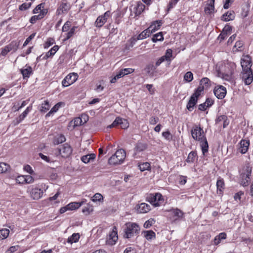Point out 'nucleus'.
Segmentation results:
<instances>
[{
    "label": "nucleus",
    "mask_w": 253,
    "mask_h": 253,
    "mask_svg": "<svg viewBox=\"0 0 253 253\" xmlns=\"http://www.w3.org/2000/svg\"><path fill=\"white\" fill-rule=\"evenodd\" d=\"M117 228L114 226L113 228L112 232L109 234V242L111 244H115L118 240Z\"/></svg>",
    "instance_id": "obj_21"
},
{
    "label": "nucleus",
    "mask_w": 253,
    "mask_h": 253,
    "mask_svg": "<svg viewBox=\"0 0 253 253\" xmlns=\"http://www.w3.org/2000/svg\"><path fill=\"white\" fill-rule=\"evenodd\" d=\"M45 3H41L38 4L33 10V13L34 14H40L42 13V11H45V15L47 14L48 12L47 9L44 7Z\"/></svg>",
    "instance_id": "obj_26"
},
{
    "label": "nucleus",
    "mask_w": 253,
    "mask_h": 253,
    "mask_svg": "<svg viewBox=\"0 0 253 253\" xmlns=\"http://www.w3.org/2000/svg\"><path fill=\"white\" fill-rule=\"evenodd\" d=\"M250 141L249 140L242 139L239 143L238 151L242 154H245L249 149Z\"/></svg>",
    "instance_id": "obj_16"
},
{
    "label": "nucleus",
    "mask_w": 253,
    "mask_h": 253,
    "mask_svg": "<svg viewBox=\"0 0 253 253\" xmlns=\"http://www.w3.org/2000/svg\"><path fill=\"white\" fill-rule=\"evenodd\" d=\"M32 106L30 105L25 109V110L18 117L16 118V124H19L21 122H22L25 118L27 116L28 114L32 110Z\"/></svg>",
    "instance_id": "obj_25"
},
{
    "label": "nucleus",
    "mask_w": 253,
    "mask_h": 253,
    "mask_svg": "<svg viewBox=\"0 0 253 253\" xmlns=\"http://www.w3.org/2000/svg\"><path fill=\"white\" fill-rule=\"evenodd\" d=\"M242 79L246 85L251 84L253 81V74L252 70L242 71Z\"/></svg>",
    "instance_id": "obj_11"
},
{
    "label": "nucleus",
    "mask_w": 253,
    "mask_h": 253,
    "mask_svg": "<svg viewBox=\"0 0 253 253\" xmlns=\"http://www.w3.org/2000/svg\"><path fill=\"white\" fill-rule=\"evenodd\" d=\"M77 29V27L76 26H74L72 28H71L70 31L66 34V37L64 41H67L69 40L70 38H71L72 37H73V35L75 34V31Z\"/></svg>",
    "instance_id": "obj_48"
},
{
    "label": "nucleus",
    "mask_w": 253,
    "mask_h": 253,
    "mask_svg": "<svg viewBox=\"0 0 253 253\" xmlns=\"http://www.w3.org/2000/svg\"><path fill=\"white\" fill-rule=\"evenodd\" d=\"M215 124L219 127L222 126L224 128L229 125V121L226 115H220L216 119Z\"/></svg>",
    "instance_id": "obj_14"
},
{
    "label": "nucleus",
    "mask_w": 253,
    "mask_h": 253,
    "mask_svg": "<svg viewBox=\"0 0 253 253\" xmlns=\"http://www.w3.org/2000/svg\"><path fill=\"white\" fill-rule=\"evenodd\" d=\"M217 192L219 194H221L224 188V182L223 179H218L216 182Z\"/></svg>",
    "instance_id": "obj_35"
},
{
    "label": "nucleus",
    "mask_w": 253,
    "mask_h": 253,
    "mask_svg": "<svg viewBox=\"0 0 253 253\" xmlns=\"http://www.w3.org/2000/svg\"><path fill=\"white\" fill-rule=\"evenodd\" d=\"M10 168V166L6 163H0V174L6 172Z\"/></svg>",
    "instance_id": "obj_44"
},
{
    "label": "nucleus",
    "mask_w": 253,
    "mask_h": 253,
    "mask_svg": "<svg viewBox=\"0 0 253 253\" xmlns=\"http://www.w3.org/2000/svg\"><path fill=\"white\" fill-rule=\"evenodd\" d=\"M163 40L164 37L162 32H159L155 34L152 38V41L153 42H156L158 41H163Z\"/></svg>",
    "instance_id": "obj_43"
},
{
    "label": "nucleus",
    "mask_w": 253,
    "mask_h": 253,
    "mask_svg": "<svg viewBox=\"0 0 253 253\" xmlns=\"http://www.w3.org/2000/svg\"><path fill=\"white\" fill-rule=\"evenodd\" d=\"M144 237L148 241H150L155 238L156 234L152 230L144 231L142 232Z\"/></svg>",
    "instance_id": "obj_32"
},
{
    "label": "nucleus",
    "mask_w": 253,
    "mask_h": 253,
    "mask_svg": "<svg viewBox=\"0 0 253 253\" xmlns=\"http://www.w3.org/2000/svg\"><path fill=\"white\" fill-rule=\"evenodd\" d=\"M125 158V151L123 149H120L117 150L115 154L109 158L108 163L110 165H119L124 162Z\"/></svg>",
    "instance_id": "obj_6"
},
{
    "label": "nucleus",
    "mask_w": 253,
    "mask_h": 253,
    "mask_svg": "<svg viewBox=\"0 0 253 253\" xmlns=\"http://www.w3.org/2000/svg\"><path fill=\"white\" fill-rule=\"evenodd\" d=\"M147 148V144L145 143L138 142L135 147L136 152H140L145 151Z\"/></svg>",
    "instance_id": "obj_34"
},
{
    "label": "nucleus",
    "mask_w": 253,
    "mask_h": 253,
    "mask_svg": "<svg viewBox=\"0 0 253 253\" xmlns=\"http://www.w3.org/2000/svg\"><path fill=\"white\" fill-rule=\"evenodd\" d=\"M103 198L102 195L98 193L95 194L91 199L92 201L94 202L97 201L100 202L103 200Z\"/></svg>",
    "instance_id": "obj_59"
},
{
    "label": "nucleus",
    "mask_w": 253,
    "mask_h": 253,
    "mask_svg": "<svg viewBox=\"0 0 253 253\" xmlns=\"http://www.w3.org/2000/svg\"><path fill=\"white\" fill-rule=\"evenodd\" d=\"M147 200L155 207H159L164 203V199L160 193L149 194L147 197Z\"/></svg>",
    "instance_id": "obj_8"
},
{
    "label": "nucleus",
    "mask_w": 253,
    "mask_h": 253,
    "mask_svg": "<svg viewBox=\"0 0 253 253\" xmlns=\"http://www.w3.org/2000/svg\"><path fill=\"white\" fill-rule=\"evenodd\" d=\"M163 23V22L162 20H156L152 23L149 28L153 33L158 30L162 25Z\"/></svg>",
    "instance_id": "obj_27"
},
{
    "label": "nucleus",
    "mask_w": 253,
    "mask_h": 253,
    "mask_svg": "<svg viewBox=\"0 0 253 253\" xmlns=\"http://www.w3.org/2000/svg\"><path fill=\"white\" fill-rule=\"evenodd\" d=\"M120 126L122 129H126L129 126V123L126 120L121 118Z\"/></svg>",
    "instance_id": "obj_60"
},
{
    "label": "nucleus",
    "mask_w": 253,
    "mask_h": 253,
    "mask_svg": "<svg viewBox=\"0 0 253 253\" xmlns=\"http://www.w3.org/2000/svg\"><path fill=\"white\" fill-rule=\"evenodd\" d=\"M139 169L141 171H143L146 170L150 169V164L149 163H143L139 166Z\"/></svg>",
    "instance_id": "obj_54"
},
{
    "label": "nucleus",
    "mask_w": 253,
    "mask_h": 253,
    "mask_svg": "<svg viewBox=\"0 0 253 253\" xmlns=\"http://www.w3.org/2000/svg\"><path fill=\"white\" fill-rule=\"evenodd\" d=\"M191 132L193 138L200 142L203 154L205 155L208 151L209 145L203 128L196 125L193 127Z\"/></svg>",
    "instance_id": "obj_2"
},
{
    "label": "nucleus",
    "mask_w": 253,
    "mask_h": 253,
    "mask_svg": "<svg viewBox=\"0 0 253 253\" xmlns=\"http://www.w3.org/2000/svg\"><path fill=\"white\" fill-rule=\"evenodd\" d=\"M152 34V32L150 30V28L148 27L147 29L142 31L139 35L137 36L136 38V40H140L146 39L147 37H149Z\"/></svg>",
    "instance_id": "obj_29"
},
{
    "label": "nucleus",
    "mask_w": 253,
    "mask_h": 253,
    "mask_svg": "<svg viewBox=\"0 0 253 253\" xmlns=\"http://www.w3.org/2000/svg\"><path fill=\"white\" fill-rule=\"evenodd\" d=\"M125 75L123 73V71L122 69L120 70L118 73H117L111 80V83H115L116 82L117 80L120 78H121L124 77Z\"/></svg>",
    "instance_id": "obj_45"
},
{
    "label": "nucleus",
    "mask_w": 253,
    "mask_h": 253,
    "mask_svg": "<svg viewBox=\"0 0 253 253\" xmlns=\"http://www.w3.org/2000/svg\"><path fill=\"white\" fill-rule=\"evenodd\" d=\"M197 158V153L196 152L191 151L189 154L186 160L187 163L191 164L194 163Z\"/></svg>",
    "instance_id": "obj_39"
},
{
    "label": "nucleus",
    "mask_w": 253,
    "mask_h": 253,
    "mask_svg": "<svg viewBox=\"0 0 253 253\" xmlns=\"http://www.w3.org/2000/svg\"><path fill=\"white\" fill-rule=\"evenodd\" d=\"M235 17V13L233 10H229L225 13L221 17V20L224 21L233 20Z\"/></svg>",
    "instance_id": "obj_23"
},
{
    "label": "nucleus",
    "mask_w": 253,
    "mask_h": 253,
    "mask_svg": "<svg viewBox=\"0 0 253 253\" xmlns=\"http://www.w3.org/2000/svg\"><path fill=\"white\" fill-rule=\"evenodd\" d=\"M145 6L141 2H138L137 5L133 8V11L135 13L134 17L139 16L144 10Z\"/></svg>",
    "instance_id": "obj_22"
},
{
    "label": "nucleus",
    "mask_w": 253,
    "mask_h": 253,
    "mask_svg": "<svg viewBox=\"0 0 253 253\" xmlns=\"http://www.w3.org/2000/svg\"><path fill=\"white\" fill-rule=\"evenodd\" d=\"M227 235L225 232H222L219 233L218 235L214 237L213 240V244L215 245H218L219 244L222 240H224L226 238Z\"/></svg>",
    "instance_id": "obj_30"
},
{
    "label": "nucleus",
    "mask_w": 253,
    "mask_h": 253,
    "mask_svg": "<svg viewBox=\"0 0 253 253\" xmlns=\"http://www.w3.org/2000/svg\"><path fill=\"white\" fill-rule=\"evenodd\" d=\"M211 85V81L208 78H203L200 82V85L203 87V89H207Z\"/></svg>",
    "instance_id": "obj_37"
},
{
    "label": "nucleus",
    "mask_w": 253,
    "mask_h": 253,
    "mask_svg": "<svg viewBox=\"0 0 253 253\" xmlns=\"http://www.w3.org/2000/svg\"><path fill=\"white\" fill-rule=\"evenodd\" d=\"M58 49L59 46L57 45H54L48 52H47L45 55H43L42 59L46 60L48 58L52 57Z\"/></svg>",
    "instance_id": "obj_24"
},
{
    "label": "nucleus",
    "mask_w": 253,
    "mask_h": 253,
    "mask_svg": "<svg viewBox=\"0 0 253 253\" xmlns=\"http://www.w3.org/2000/svg\"><path fill=\"white\" fill-rule=\"evenodd\" d=\"M203 91V87H202V86H199V87L195 91L194 93L192 95V96L195 97L197 99H198L199 97L200 96Z\"/></svg>",
    "instance_id": "obj_51"
},
{
    "label": "nucleus",
    "mask_w": 253,
    "mask_h": 253,
    "mask_svg": "<svg viewBox=\"0 0 253 253\" xmlns=\"http://www.w3.org/2000/svg\"><path fill=\"white\" fill-rule=\"evenodd\" d=\"M162 136L165 138V139L169 141H171L172 138V135L169 130L163 132L162 133Z\"/></svg>",
    "instance_id": "obj_58"
},
{
    "label": "nucleus",
    "mask_w": 253,
    "mask_h": 253,
    "mask_svg": "<svg viewBox=\"0 0 253 253\" xmlns=\"http://www.w3.org/2000/svg\"><path fill=\"white\" fill-rule=\"evenodd\" d=\"M50 107V105L49 102L47 100H45L41 104L39 110L41 112L45 113L49 109Z\"/></svg>",
    "instance_id": "obj_38"
},
{
    "label": "nucleus",
    "mask_w": 253,
    "mask_h": 253,
    "mask_svg": "<svg viewBox=\"0 0 253 253\" xmlns=\"http://www.w3.org/2000/svg\"><path fill=\"white\" fill-rule=\"evenodd\" d=\"M69 211H73L80 208V205L78 202H71L67 205Z\"/></svg>",
    "instance_id": "obj_52"
},
{
    "label": "nucleus",
    "mask_w": 253,
    "mask_h": 253,
    "mask_svg": "<svg viewBox=\"0 0 253 253\" xmlns=\"http://www.w3.org/2000/svg\"><path fill=\"white\" fill-rule=\"evenodd\" d=\"M215 0H208V3L205 7V12L206 14H210L214 11Z\"/></svg>",
    "instance_id": "obj_19"
},
{
    "label": "nucleus",
    "mask_w": 253,
    "mask_h": 253,
    "mask_svg": "<svg viewBox=\"0 0 253 253\" xmlns=\"http://www.w3.org/2000/svg\"><path fill=\"white\" fill-rule=\"evenodd\" d=\"M9 234V230L7 229H2L0 230V240L6 239Z\"/></svg>",
    "instance_id": "obj_47"
},
{
    "label": "nucleus",
    "mask_w": 253,
    "mask_h": 253,
    "mask_svg": "<svg viewBox=\"0 0 253 253\" xmlns=\"http://www.w3.org/2000/svg\"><path fill=\"white\" fill-rule=\"evenodd\" d=\"M10 51H12L13 52L16 51L19 46V43L16 41H12L9 44L7 45Z\"/></svg>",
    "instance_id": "obj_40"
},
{
    "label": "nucleus",
    "mask_w": 253,
    "mask_h": 253,
    "mask_svg": "<svg viewBox=\"0 0 253 253\" xmlns=\"http://www.w3.org/2000/svg\"><path fill=\"white\" fill-rule=\"evenodd\" d=\"M66 141V138L64 135L59 134L55 136L53 143L54 145H58Z\"/></svg>",
    "instance_id": "obj_36"
},
{
    "label": "nucleus",
    "mask_w": 253,
    "mask_h": 253,
    "mask_svg": "<svg viewBox=\"0 0 253 253\" xmlns=\"http://www.w3.org/2000/svg\"><path fill=\"white\" fill-rule=\"evenodd\" d=\"M45 16V11H42V13H40L38 15L33 16L29 20L31 24H35L38 20L42 19Z\"/></svg>",
    "instance_id": "obj_33"
},
{
    "label": "nucleus",
    "mask_w": 253,
    "mask_h": 253,
    "mask_svg": "<svg viewBox=\"0 0 253 253\" xmlns=\"http://www.w3.org/2000/svg\"><path fill=\"white\" fill-rule=\"evenodd\" d=\"M73 149L71 146L67 143L61 145L59 148H57L53 150V154L56 157L60 156L62 158H67L69 157L72 154Z\"/></svg>",
    "instance_id": "obj_5"
},
{
    "label": "nucleus",
    "mask_w": 253,
    "mask_h": 253,
    "mask_svg": "<svg viewBox=\"0 0 253 253\" xmlns=\"http://www.w3.org/2000/svg\"><path fill=\"white\" fill-rule=\"evenodd\" d=\"M236 69L235 64L228 60L218 63L216 66V71L218 77L228 79L233 74Z\"/></svg>",
    "instance_id": "obj_1"
},
{
    "label": "nucleus",
    "mask_w": 253,
    "mask_h": 253,
    "mask_svg": "<svg viewBox=\"0 0 253 253\" xmlns=\"http://www.w3.org/2000/svg\"><path fill=\"white\" fill-rule=\"evenodd\" d=\"M63 104L62 102H58L56 104H55L50 110V111L46 115V117H49L52 113L56 112L59 108Z\"/></svg>",
    "instance_id": "obj_42"
},
{
    "label": "nucleus",
    "mask_w": 253,
    "mask_h": 253,
    "mask_svg": "<svg viewBox=\"0 0 253 253\" xmlns=\"http://www.w3.org/2000/svg\"><path fill=\"white\" fill-rule=\"evenodd\" d=\"M169 217L172 220L175 221L182 218L184 215V213L178 209H171L169 211Z\"/></svg>",
    "instance_id": "obj_12"
},
{
    "label": "nucleus",
    "mask_w": 253,
    "mask_h": 253,
    "mask_svg": "<svg viewBox=\"0 0 253 253\" xmlns=\"http://www.w3.org/2000/svg\"><path fill=\"white\" fill-rule=\"evenodd\" d=\"M92 211L93 207L89 204H87V206L84 207L82 210L83 212L85 214H89Z\"/></svg>",
    "instance_id": "obj_53"
},
{
    "label": "nucleus",
    "mask_w": 253,
    "mask_h": 253,
    "mask_svg": "<svg viewBox=\"0 0 253 253\" xmlns=\"http://www.w3.org/2000/svg\"><path fill=\"white\" fill-rule=\"evenodd\" d=\"M78 75L77 73H72L68 74L62 81L63 87H67L74 84L78 79Z\"/></svg>",
    "instance_id": "obj_9"
},
{
    "label": "nucleus",
    "mask_w": 253,
    "mask_h": 253,
    "mask_svg": "<svg viewBox=\"0 0 253 253\" xmlns=\"http://www.w3.org/2000/svg\"><path fill=\"white\" fill-rule=\"evenodd\" d=\"M213 92L217 98L221 99L225 96L226 89L222 85L217 86L215 87Z\"/></svg>",
    "instance_id": "obj_15"
},
{
    "label": "nucleus",
    "mask_w": 253,
    "mask_h": 253,
    "mask_svg": "<svg viewBox=\"0 0 253 253\" xmlns=\"http://www.w3.org/2000/svg\"><path fill=\"white\" fill-rule=\"evenodd\" d=\"M137 212L140 213H145L151 210V207L149 205L145 203H142L137 205L135 208Z\"/></svg>",
    "instance_id": "obj_17"
},
{
    "label": "nucleus",
    "mask_w": 253,
    "mask_h": 253,
    "mask_svg": "<svg viewBox=\"0 0 253 253\" xmlns=\"http://www.w3.org/2000/svg\"><path fill=\"white\" fill-rule=\"evenodd\" d=\"M55 43V40L53 38H49L43 45L44 48H47Z\"/></svg>",
    "instance_id": "obj_55"
},
{
    "label": "nucleus",
    "mask_w": 253,
    "mask_h": 253,
    "mask_svg": "<svg viewBox=\"0 0 253 253\" xmlns=\"http://www.w3.org/2000/svg\"><path fill=\"white\" fill-rule=\"evenodd\" d=\"M124 230L125 237L130 238L138 233L140 227L136 223L129 222L125 224Z\"/></svg>",
    "instance_id": "obj_4"
},
{
    "label": "nucleus",
    "mask_w": 253,
    "mask_h": 253,
    "mask_svg": "<svg viewBox=\"0 0 253 253\" xmlns=\"http://www.w3.org/2000/svg\"><path fill=\"white\" fill-rule=\"evenodd\" d=\"M164 57L166 61L170 62L171 61V57L172 56V50L171 49H168L166 50V52L165 53V55L163 56Z\"/></svg>",
    "instance_id": "obj_49"
},
{
    "label": "nucleus",
    "mask_w": 253,
    "mask_h": 253,
    "mask_svg": "<svg viewBox=\"0 0 253 253\" xmlns=\"http://www.w3.org/2000/svg\"><path fill=\"white\" fill-rule=\"evenodd\" d=\"M16 182L20 184H25V175H21L18 176L16 179Z\"/></svg>",
    "instance_id": "obj_57"
},
{
    "label": "nucleus",
    "mask_w": 253,
    "mask_h": 253,
    "mask_svg": "<svg viewBox=\"0 0 253 253\" xmlns=\"http://www.w3.org/2000/svg\"><path fill=\"white\" fill-rule=\"evenodd\" d=\"M23 79L29 78L33 74L32 68L31 66L26 65L24 68L20 69Z\"/></svg>",
    "instance_id": "obj_20"
},
{
    "label": "nucleus",
    "mask_w": 253,
    "mask_h": 253,
    "mask_svg": "<svg viewBox=\"0 0 253 253\" xmlns=\"http://www.w3.org/2000/svg\"><path fill=\"white\" fill-rule=\"evenodd\" d=\"M120 121H121V118L119 117H117L112 123V124L107 126V128H111L117 126H118L120 125Z\"/></svg>",
    "instance_id": "obj_56"
},
{
    "label": "nucleus",
    "mask_w": 253,
    "mask_h": 253,
    "mask_svg": "<svg viewBox=\"0 0 253 253\" xmlns=\"http://www.w3.org/2000/svg\"><path fill=\"white\" fill-rule=\"evenodd\" d=\"M111 16L110 11L105 12L103 15L99 16L95 23L94 25L97 28H101L106 22L107 19Z\"/></svg>",
    "instance_id": "obj_10"
},
{
    "label": "nucleus",
    "mask_w": 253,
    "mask_h": 253,
    "mask_svg": "<svg viewBox=\"0 0 253 253\" xmlns=\"http://www.w3.org/2000/svg\"><path fill=\"white\" fill-rule=\"evenodd\" d=\"M31 5V2H25L19 6V9L21 11L26 10L30 8Z\"/></svg>",
    "instance_id": "obj_61"
},
{
    "label": "nucleus",
    "mask_w": 253,
    "mask_h": 253,
    "mask_svg": "<svg viewBox=\"0 0 253 253\" xmlns=\"http://www.w3.org/2000/svg\"><path fill=\"white\" fill-rule=\"evenodd\" d=\"M193 79V73L188 71L185 73L184 76V80L188 83L191 82Z\"/></svg>",
    "instance_id": "obj_50"
},
{
    "label": "nucleus",
    "mask_w": 253,
    "mask_h": 253,
    "mask_svg": "<svg viewBox=\"0 0 253 253\" xmlns=\"http://www.w3.org/2000/svg\"><path fill=\"white\" fill-rule=\"evenodd\" d=\"M80 234L79 233H74L68 239V242L71 244L77 242L80 239Z\"/></svg>",
    "instance_id": "obj_41"
},
{
    "label": "nucleus",
    "mask_w": 253,
    "mask_h": 253,
    "mask_svg": "<svg viewBox=\"0 0 253 253\" xmlns=\"http://www.w3.org/2000/svg\"><path fill=\"white\" fill-rule=\"evenodd\" d=\"M241 64L242 67V71H246L248 69L252 70V63L251 57L248 55L244 56L241 59Z\"/></svg>",
    "instance_id": "obj_13"
},
{
    "label": "nucleus",
    "mask_w": 253,
    "mask_h": 253,
    "mask_svg": "<svg viewBox=\"0 0 253 253\" xmlns=\"http://www.w3.org/2000/svg\"><path fill=\"white\" fill-rule=\"evenodd\" d=\"M95 155L93 153L84 155L81 157V161L87 164L90 162H93L95 159Z\"/></svg>",
    "instance_id": "obj_28"
},
{
    "label": "nucleus",
    "mask_w": 253,
    "mask_h": 253,
    "mask_svg": "<svg viewBox=\"0 0 253 253\" xmlns=\"http://www.w3.org/2000/svg\"><path fill=\"white\" fill-rule=\"evenodd\" d=\"M243 45V43L241 41H237L236 42L235 45L233 47L234 51H239L241 50V48Z\"/></svg>",
    "instance_id": "obj_63"
},
{
    "label": "nucleus",
    "mask_w": 253,
    "mask_h": 253,
    "mask_svg": "<svg viewBox=\"0 0 253 253\" xmlns=\"http://www.w3.org/2000/svg\"><path fill=\"white\" fill-rule=\"evenodd\" d=\"M70 4L67 2H62L56 10V14L58 15L66 13L70 9Z\"/></svg>",
    "instance_id": "obj_18"
},
{
    "label": "nucleus",
    "mask_w": 253,
    "mask_h": 253,
    "mask_svg": "<svg viewBox=\"0 0 253 253\" xmlns=\"http://www.w3.org/2000/svg\"><path fill=\"white\" fill-rule=\"evenodd\" d=\"M198 99L191 95L187 104L186 108L189 111H192L194 106L196 104Z\"/></svg>",
    "instance_id": "obj_31"
},
{
    "label": "nucleus",
    "mask_w": 253,
    "mask_h": 253,
    "mask_svg": "<svg viewBox=\"0 0 253 253\" xmlns=\"http://www.w3.org/2000/svg\"><path fill=\"white\" fill-rule=\"evenodd\" d=\"M48 188V185L44 183L39 184L30 186L27 192L32 199L38 200L42 197L44 192L46 191Z\"/></svg>",
    "instance_id": "obj_3"
},
{
    "label": "nucleus",
    "mask_w": 253,
    "mask_h": 253,
    "mask_svg": "<svg viewBox=\"0 0 253 253\" xmlns=\"http://www.w3.org/2000/svg\"><path fill=\"white\" fill-rule=\"evenodd\" d=\"M251 173L252 168L249 165L245 166L240 170V180L243 186H246L248 185Z\"/></svg>",
    "instance_id": "obj_7"
},
{
    "label": "nucleus",
    "mask_w": 253,
    "mask_h": 253,
    "mask_svg": "<svg viewBox=\"0 0 253 253\" xmlns=\"http://www.w3.org/2000/svg\"><path fill=\"white\" fill-rule=\"evenodd\" d=\"M155 222V221L153 218H150L148 220L146 221L144 224V227L145 228H150L153 224Z\"/></svg>",
    "instance_id": "obj_62"
},
{
    "label": "nucleus",
    "mask_w": 253,
    "mask_h": 253,
    "mask_svg": "<svg viewBox=\"0 0 253 253\" xmlns=\"http://www.w3.org/2000/svg\"><path fill=\"white\" fill-rule=\"evenodd\" d=\"M179 0H170L168 5L167 11H169L171 9H172L174 6H175V5L176 4V3L178 2Z\"/></svg>",
    "instance_id": "obj_64"
},
{
    "label": "nucleus",
    "mask_w": 253,
    "mask_h": 253,
    "mask_svg": "<svg viewBox=\"0 0 253 253\" xmlns=\"http://www.w3.org/2000/svg\"><path fill=\"white\" fill-rule=\"evenodd\" d=\"M70 125L74 127L83 125L82 123V119H80V117L75 118L74 120H72L71 122H70Z\"/></svg>",
    "instance_id": "obj_46"
}]
</instances>
